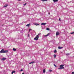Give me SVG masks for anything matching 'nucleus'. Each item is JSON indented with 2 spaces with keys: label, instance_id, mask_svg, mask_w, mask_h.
<instances>
[{
  "label": "nucleus",
  "instance_id": "2",
  "mask_svg": "<svg viewBox=\"0 0 74 74\" xmlns=\"http://www.w3.org/2000/svg\"><path fill=\"white\" fill-rule=\"evenodd\" d=\"M64 66V65H60V68H58V69L59 70H60V69H64V68L63 67Z\"/></svg>",
  "mask_w": 74,
  "mask_h": 74
},
{
  "label": "nucleus",
  "instance_id": "6",
  "mask_svg": "<svg viewBox=\"0 0 74 74\" xmlns=\"http://www.w3.org/2000/svg\"><path fill=\"white\" fill-rule=\"evenodd\" d=\"M8 50L4 51L3 52L4 53H7V52H8Z\"/></svg>",
  "mask_w": 74,
  "mask_h": 74
},
{
  "label": "nucleus",
  "instance_id": "30",
  "mask_svg": "<svg viewBox=\"0 0 74 74\" xmlns=\"http://www.w3.org/2000/svg\"><path fill=\"white\" fill-rule=\"evenodd\" d=\"M28 37H29L30 36L29 35V34H28Z\"/></svg>",
  "mask_w": 74,
  "mask_h": 74
},
{
  "label": "nucleus",
  "instance_id": "19",
  "mask_svg": "<svg viewBox=\"0 0 74 74\" xmlns=\"http://www.w3.org/2000/svg\"><path fill=\"white\" fill-rule=\"evenodd\" d=\"M53 56H54V58H56V55L55 54H54L53 55Z\"/></svg>",
  "mask_w": 74,
  "mask_h": 74
},
{
  "label": "nucleus",
  "instance_id": "28",
  "mask_svg": "<svg viewBox=\"0 0 74 74\" xmlns=\"http://www.w3.org/2000/svg\"><path fill=\"white\" fill-rule=\"evenodd\" d=\"M23 71V69H21L20 71Z\"/></svg>",
  "mask_w": 74,
  "mask_h": 74
},
{
  "label": "nucleus",
  "instance_id": "14",
  "mask_svg": "<svg viewBox=\"0 0 74 74\" xmlns=\"http://www.w3.org/2000/svg\"><path fill=\"white\" fill-rule=\"evenodd\" d=\"M43 73H45V69H44L43 71Z\"/></svg>",
  "mask_w": 74,
  "mask_h": 74
},
{
  "label": "nucleus",
  "instance_id": "33",
  "mask_svg": "<svg viewBox=\"0 0 74 74\" xmlns=\"http://www.w3.org/2000/svg\"><path fill=\"white\" fill-rule=\"evenodd\" d=\"M18 1H21V0H18Z\"/></svg>",
  "mask_w": 74,
  "mask_h": 74
},
{
  "label": "nucleus",
  "instance_id": "25",
  "mask_svg": "<svg viewBox=\"0 0 74 74\" xmlns=\"http://www.w3.org/2000/svg\"><path fill=\"white\" fill-rule=\"evenodd\" d=\"M71 74H74V72H72L71 73Z\"/></svg>",
  "mask_w": 74,
  "mask_h": 74
},
{
  "label": "nucleus",
  "instance_id": "1",
  "mask_svg": "<svg viewBox=\"0 0 74 74\" xmlns=\"http://www.w3.org/2000/svg\"><path fill=\"white\" fill-rule=\"evenodd\" d=\"M41 33L39 34L38 35L36 36L35 38L34 39V40H35L36 41H37L38 40V38H39V36L40 35Z\"/></svg>",
  "mask_w": 74,
  "mask_h": 74
},
{
  "label": "nucleus",
  "instance_id": "27",
  "mask_svg": "<svg viewBox=\"0 0 74 74\" xmlns=\"http://www.w3.org/2000/svg\"><path fill=\"white\" fill-rule=\"evenodd\" d=\"M31 30H32V29H30L29 30V32H30V31Z\"/></svg>",
  "mask_w": 74,
  "mask_h": 74
},
{
  "label": "nucleus",
  "instance_id": "5",
  "mask_svg": "<svg viewBox=\"0 0 74 74\" xmlns=\"http://www.w3.org/2000/svg\"><path fill=\"white\" fill-rule=\"evenodd\" d=\"M34 25H35L36 26H38L40 25V24L38 23H34Z\"/></svg>",
  "mask_w": 74,
  "mask_h": 74
},
{
  "label": "nucleus",
  "instance_id": "3",
  "mask_svg": "<svg viewBox=\"0 0 74 74\" xmlns=\"http://www.w3.org/2000/svg\"><path fill=\"white\" fill-rule=\"evenodd\" d=\"M4 49H2L1 51H0V53H4Z\"/></svg>",
  "mask_w": 74,
  "mask_h": 74
},
{
  "label": "nucleus",
  "instance_id": "9",
  "mask_svg": "<svg viewBox=\"0 0 74 74\" xmlns=\"http://www.w3.org/2000/svg\"><path fill=\"white\" fill-rule=\"evenodd\" d=\"M6 59V58H2V60H5Z\"/></svg>",
  "mask_w": 74,
  "mask_h": 74
},
{
  "label": "nucleus",
  "instance_id": "18",
  "mask_svg": "<svg viewBox=\"0 0 74 74\" xmlns=\"http://www.w3.org/2000/svg\"><path fill=\"white\" fill-rule=\"evenodd\" d=\"M7 6H8V5H5L4 6V7H7Z\"/></svg>",
  "mask_w": 74,
  "mask_h": 74
},
{
  "label": "nucleus",
  "instance_id": "4",
  "mask_svg": "<svg viewBox=\"0 0 74 74\" xmlns=\"http://www.w3.org/2000/svg\"><path fill=\"white\" fill-rule=\"evenodd\" d=\"M59 34H60V33H59V32H56V36H59Z\"/></svg>",
  "mask_w": 74,
  "mask_h": 74
},
{
  "label": "nucleus",
  "instance_id": "23",
  "mask_svg": "<svg viewBox=\"0 0 74 74\" xmlns=\"http://www.w3.org/2000/svg\"><path fill=\"white\" fill-rule=\"evenodd\" d=\"M53 65L55 67H56V65L55 64H53Z\"/></svg>",
  "mask_w": 74,
  "mask_h": 74
},
{
  "label": "nucleus",
  "instance_id": "16",
  "mask_svg": "<svg viewBox=\"0 0 74 74\" xmlns=\"http://www.w3.org/2000/svg\"><path fill=\"white\" fill-rule=\"evenodd\" d=\"M30 24H27L26 26H30Z\"/></svg>",
  "mask_w": 74,
  "mask_h": 74
},
{
  "label": "nucleus",
  "instance_id": "15",
  "mask_svg": "<svg viewBox=\"0 0 74 74\" xmlns=\"http://www.w3.org/2000/svg\"><path fill=\"white\" fill-rule=\"evenodd\" d=\"M50 33H49V34H48L47 35H45L44 36L45 37H47V36H48L49 35V34Z\"/></svg>",
  "mask_w": 74,
  "mask_h": 74
},
{
  "label": "nucleus",
  "instance_id": "29",
  "mask_svg": "<svg viewBox=\"0 0 74 74\" xmlns=\"http://www.w3.org/2000/svg\"><path fill=\"white\" fill-rule=\"evenodd\" d=\"M49 71H50V72H51V71H52V70H50Z\"/></svg>",
  "mask_w": 74,
  "mask_h": 74
},
{
  "label": "nucleus",
  "instance_id": "10",
  "mask_svg": "<svg viewBox=\"0 0 74 74\" xmlns=\"http://www.w3.org/2000/svg\"><path fill=\"white\" fill-rule=\"evenodd\" d=\"M63 48V47H58V49H62V48Z\"/></svg>",
  "mask_w": 74,
  "mask_h": 74
},
{
  "label": "nucleus",
  "instance_id": "22",
  "mask_svg": "<svg viewBox=\"0 0 74 74\" xmlns=\"http://www.w3.org/2000/svg\"><path fill=\"white\" fill-rule=\"evenodd\" d=\"M71 34H74V32H73L72 33V32H71Z\"/></svg>",
  "mask_w": 74,
  "mask_h": 74
},
{
  "label": "nucleus",
  "instance_id": "26",
  "mask_svg": "<svg viewBox=\"0 0 74 74\" xmlns=\"http://www.w3.org/2000/svg\"><path fill=\"white\" fill-rule=\"evenodd\" d=\"M24 5H26V3H25V4H23Z\"/></svg>",
  "mask_w": 74,
  "mask_h": 74
},
{
  "label": "nucleus",
  "instance_id": "8",
  "mask_svg": "<svg viewBox=\"0 0 74 74\" xmlns=\"http://www.w3.org/2000/svg\"><path fill=\"white\" fill-rule=\"evenodd\" d=\"M35 63V62H30V63H29V64H33V63Z\"/></svg>",
  "mask_w": 74,
  "mask_h": 74
},
{
  "label": "nucleus",
  "instance_id": "24",
  "mask_svg": "<svg viewBox=\"0 0 74 74\" xmlns=\"http://www.w3.org/2000/svg\"><path fill=\"white\" fill-rule=\"evenodd\" d=\"M70 55V53H67L66 54V55Z\"/></svg>",
  "mask_w": 74,
  "mask_h": 74
},
{
  "label": "nucleus",
  "instance_id": "32",
  "mask_svg": "<svg viewBox=\"0 0 74 74\" xmlns=\"http://www.w3.org/2000/svg\"><path fill=\"white\" fill-rule=\"evenodd\" d=\"M22 74H25V73H23Z\"/></svg>",
  "mask_w": 74,
  "mask_h": 74
},
{
  "label": "nucleus",
  "instance_id": "21",
  "mask_svg": "<svg viewBox=\"0 0 74 74\" xmlns=\"http://www.w3.org/2000/svg\"><path fill=\"white\" fill-rule=\"evenodd\" d=\"M47 30H49V29L48 28H47L46 29Z\"/></svg>",
  "mask_w": 74,
  "mask_h": 74
},
{
  "label": "nucleus",
  "instance_id": "31",
  "mask_svg": "<svg viewBox=\"0 0 74 74\" xmlns=\"http://www.w3.org/2000/svg\"><path fill=\"white\" fill-rule=\"evenodd\" d=\"M59 21H60V18H59Z\"/></svg>",
  "mask_w": 74,
  "mask_h": 74
},
{
  "label": "nucleus",
  "instance_id": "34",
  "mask_svg": "<svg viewBox=\"0 0 74 74\" xmlns=\"http://www.w3.org/2000/svg\"><path fill=\"white\" fill-rule=\"evenodd\" d=\"M35 32V33H36V32L35 31H34Z\"/></svg>",
  "mask_w": 74,
  "mask_h": 74
},
{
  "label": "nucleus",
  "instance_id": "13",
  "mask_svg": "<svg viewBox=\"0 0 74 74\" xmlns=\"http://www.w3.org/2000/svg\"><path fill=\"white\" fill-rule=\"evenodd\" d=\"M13 51H16V49L14 48H13Z\"/></svg>",
  "mask_w": 74,
  "mask_h": 74
},
{
  "label": "nucleus",
  "instance_id": "12",
  "mask_svg": "<svg viewBox=\"0 0 74 74\" xmlns=\"http://www.w3.org/2000/svg\"><path fill=\"white\" fill-rule=\"evenodd\" d=\"M53 1L54 2H57L58 1V0H53Z\"/></svg>",
  "mask_w": 74,
  "mask_h": 74
},
{
  "label": "nucleus",
  "instance_id": "20",
  "mask_svg": "<svg viewBox=\"0 0 74 74\" xmlns=\"http://www.w3.org/2000/svg\"><path fill=\"white\" fill-rule=\"evenodd\" d=\"M57 52V51H56V50H55L54 51V53H56V52Z\"/></svg>",
  "mask_w": 74,
  "mask_h": 74
},
{
  "label": "nucleus",
  "instance_id": "17",
  "mask_svg": "<svg viewBox=\"0 0 74 74\" xmlns=\"http://www.w3.org/2000/svg\"><path fill=\"white\" fill-rule=\"evenodd\" d=\"M42 1H47V0H41Z\"/></svg>",
  "mask_w": 74,
  "mask_h": 74
},
{
  "label": "nucleus",
  "instance_id": "7",
  "mask_svg": "<svg viewBox=\"0 0 74 74\" xmlns=\"http://www.w3.org/2000/svg\"><path fill=\"white\" fill-rule=\"evenodd\" d=\"M47 23H42L41 24V25H46Z\"/></svg>",
  "mask_w": 74,
  "mask_h": 74
},
{
  "label": "nucleus",
  "instance_id": "11",
  "mask_svg": "<svg viewBox=\"0 0 74 74\" xmlns=\"http://www.w3.org/2000/svg\"><path fill=\"white\" fill-rule=\"evenodd\" d=\"M15 73V71H12V74H13V73Z\"/></svg>",
  "mask_w": 74,
  "mask_h": 74
}]
</instances>
